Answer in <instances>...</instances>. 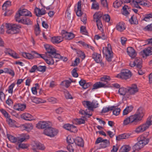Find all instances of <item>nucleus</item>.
<instances>
[{
	"instance_id": "f257e3e1",
	"label": "nucleus",
	"mask_w": 152,
	"mask_h": 152,
	"mask_svg": "<svg viewBox=\"0 0 152 152\" xmlns=\"http://www.w3.org/2000/svg\"><path fill=\"white\" fill-rule=\"evenodd\" d=\"M144 110L141 108H139L136 113L125 118L123 121V125H136L138 122L142 120L144 115Z\"/></svg>"
},
{
	"instance_id": "f03ea898",
	"label": "nucleus",
	"mask_w": 152,
	"mask_h": 152,
	"mask_svg": "<svg viewBox=\"0 0 152 152\" xmlns=\"http://www.w3.org/2000/svg\"><path fill=\"white\" fill-rule=\"evenodd\" d=\"M5 27L7 30L6 32L8 34H14L16 33L18 31L20 27L19 26L15 24L10 23H4L1 25L0 28V32L3 34L4 31V28Z\"/></svg>"
},
{
	"instance_id": "7ed1b4c3",
	"label": "nucleus",
	"mask_w": 152,
	"mask_h": 152,
	"mask_svg": "<svg viewBox=\"0 0 152 152\" xmlns=\"http://www.w3.org/2000/svg\"><path fill=\"white\" fill-rule=\"evenodd\" d=\"M152 125V120L148 117L146 121L137 126L135 128L134 132L137 134H140L145 132Z\"/></svg>"
},
{
	"instance_id": "20e7f679",
	"label": "nucleus",
	"mask_w": 152,
	"mask_h": 152,
	"mask_svg": "<svg viewBox=\"0 0 152 152\" xmlns=\"http://www.w3.org/2000/svg\"><path fill=\"white\" fill-rule=\"evenodd\" d=\"M137 142L134 146V149L139 150L142 148L149 142L150 139L147 138L143 134L140 135L137 138Z\"/></svg>"
},
{
	"instance_id": "39448f33",
	"label": "nucleus",
	"mask_w": 152,
	"mask_h": 152,
	"mask_svg": "<svg viewBox=\"0 0 152 152\" xmlns=\"http://www.w3.org/2000/svg\"><path fill=\"white\" fill-rule=\"evenodd\" d=\"M103 53L105 56L106 60L108 61H110L112 57V51L110 44H108L107 47L103 48Z\"/></svg>"
},
{
	"instance_id": "423d86ee",
	"label": "nucleus",
	"mask_w": 152,
	"mask_h": 152,
	"mask_svg": "<svg viewBox=\"0 0 152 152\" xmlns=\"http://www.w3.org/2000/svg\"><path fill=\"white\" fill-rule=\"evenodd\" d=\"M58 132V131L57 129L49 126L44 130L43 133L44 134L47 136L53 137L56 135Z\"/></svg>"
},
{
	"instance_id": "0eeeda50",
	"label": "nucleus",
	"mask_w": 152,
	"mask_h": 152,
	"mask_svg": "<svg viewBox=\"0 0 152 152\" xmlns=\"http://www.w3.org/2000/svg\"><path fill=\"white\" fill-rule=\"evenodd\" d=\"M130 2V4L132 6L139 9L141 8L139 5L146 6L148 4V1L145 0H140L137 1L133 0Z\"/></svg>"
},
{
	"instance_id": "6e6552de",
	"label": "nucleus",
	"mask_w": 152,
	"mask_h": 152,
	"mask_svg": "<svg viewBox=\"0 0 152 152\" xmlns=\"http://www.w3.org/2000/svg\"><path fill=\"white\" fill-rule=\"evenodd\" d=\"M83 105L89 110H92L93 108L98 107L99 104L97 101L94 100L92 102L88 101H84L82 102Z\"/></svg>"
},
{
	"instance_id": "1a4fd4ad",
	"label": "nucleus",
	"mask_w": 152,
	"mask_h": 152,
	"mask_svg": "<svg viewBox=\"0 0 152 152\" xmlns=\"http://www.w3.org/2000/svg\"><path fill=\"white\" fill-rule=\"evenodd\" d=\"M131 73L130 71L128 69L122 70L121 72L117 75L116 77L122 79H126L131 76Z\"/></svg>"
},
{
	"instance_id": "9d476101",
	"label": "nucleus",
	"mask_w": 152,
	"mask_h": 152,
	"mask_svg": "<svg viewBox=\"0 0 152 152\" xmlns=\"http://www.w3.org/2000/svg\"><path fill=\"white\" fill-rule=\"evenodd\" d=\"M46 54H48L51 58H54L58 59L62 58L60 55L57 53L56 50L53 46L51 47L49 50L46 53Z\"/></svg>"
},
{
	"instance_id": "9b49d317",
	"label": "nucleus",
	"mask_w": 152,
	"mask_h": 152,
	"mask_svg": "<svg viewBox=\"0 0 152 152\" xmlns=\"http://www.w3.org/2000/svg\"><path fill=\"white\" fill-rule=\"evenodd\" d=\"M22 16H31V13L26 9L20 10L18 11V14H17L15 16L16 19L17 18H20Z\"/></svg>"
},
{
	"instance_id": "f8f14e48",
	"label": "nucleus",
	"mask_w": 152,
	"mask_h": 152,
	"mask_svg": "<svg viewBox=\"0 0 152 152\" xmlns=\"http://www.w3.org/2000/svg\"><path fill=\"white\" fill-rule=\"evenodd\" d=\"M16 20L19 23L27 25H31L32 24V20L28 18L23 17L22 18H17Z\"/></svg>"
},
{
	"instance_id": "ddd939ff",
	"label": "nucleus",
	"mask_w": 152,
	"mask_h": 152,
	"mask_svg": "<svg viewBox=\"0 0 152 152\" xmlns=\"http://www.w3.org/2000/svg\"><path fill=\"white\" fill-rule=\"evenodd\" d=\"M62 38L70 40L74 38L75 35L71 32H68L65 31H63L61 33Z\"/></svg>"
},
{
	"instance_id": "4468645a",
	"label": "nucleus",
	"mask_w": 152,
	"mask_h": 152,
	"mask_svg": "<svg viewBox=\"0 0 152 152\" xmlns=\"http://www.w3.org/2000/svg\"><path fill=\"white\" fill-rule=\"evenodd\" d=\"M128 93L129 94L134 95L138 91V88L136 84H133L127 88Z\"/></svg>"
},
{
	"instance_id": "2eb2a0df",
	"label": "nucleus",
	"mask_w": 152,
	"mask_h": 152,
	"mask_svg": "<svg viewBox=\"0 0 152 152\" xmlns=\"http://www.w3.org/2000/svg\"><path fill=\"white\" fill-rule=\"evenodd\" d=\"M63 127L65 129L72 132L75 133L77 131V129L75 126L68 124H64L63 126Z\"/></svg>"
},
{
	"instance_id": "dca6fc26",
	"label": "nucleus",
	"mask_w": 152,
	"mask_h": 152,
	"mask_svg": "<svg viewBox=\"0 0 152 152\" xmlns=\"http://www.w3.org/2000/svg\"><path fill=\"white\" fill-rule=\"evenodd\" d=\"M50 125V122L46 121H40L37 124V127L38 129H44L48 128Z\"/></svg>"
},
{
	"instance_id": "f3484780",
	"label": "nucleus",
	"mask_w": 152,
	"mask_h": 152,
	"mask_svg": "<svg viewBox=\"0 0 152 152\" xmlns=\"http://www.w3.org/2000/svg\"><path fill=\"white\" fill-rule=\"evenodd\" d=\"M29 136L26 134H22L20 136V137H18V143H21L23 142H25L29 138Z\"/></svg>"
},
{
	"instance_id": "a211bd4d",
	"label": "nucleus",
	"mask_w": 152,
	"mask_h": 152,
	"mask_svg": "<svg viewBox=\"0 0 152 152\" xmlns=\"http://www.w3.org/2000/svg\"><path fill=\"white\" fill-rule=\"evenodd\" d=\"M128 91L127 88L122 87L119 88L118 92L120 95L124 96L125 97L128 98Z\"/></svg>"
},
{
	"instance_id": "6ab92c4d",
	"label": "nucleus",
	"mask_w": 152,
	"mask_h": 152,
	"mask_svg": "<svg viewBox=\"0 0 152 152\" xmlns=\"http://www.w3.org/2000/svg\"><path fill=\"white\" fill-rule=\"evenodd\" d=\"M21 118L26 121H31L34 119L33 116L28 113H23L21 115Z\"/></svg>"
},
{
	"instance_id": "aec40b11",
	"label": "nucleus",
	"mask_w": 152,
	"mask_h": 152,
	"mask_svg": "<svg viewBox=\"0 0 152 152\" xmlns=\"http://www.w3.org/2000/svg\"><path fill=\"white\" fill-rule=\"evenodd\" d=\"M34 12L36 16L39 17L46 13V11L44 8L40 9L37 8H36L34 9Z\"/></svg>"
},
{
	"instance_id": "412c9836",
	"label": "nucleus",
	"mask_w": 152,
	"mask_h": 152,
	"mask_svg": "<svg viewBox=\"0 0 152 152\" xmlns=\"http://www.w3.org/2000/svg\"><path fill=\"white\" fill-rule=\"evenodd\" d=\"M92 57L96 63H99L101 62L102 57L100 54L94 53L92 54Z\"/></svg>"
},
{
	"instance_id": "4be33fe9",
	"label": "nucleus",
	"mask_w": 152,
	"mask_h": 152,
	"mask_svg": "<svg viewBox=\"0 0 152 152\" xmlns=\"http://www.w3.org/2000/svg\"><path fill=\"white\" fill-rule=\"evenodd\" d=\"M116 28L118 31H122L126 28L125 23L123 22H119L116 24Z\"/></svg>"
},
{
	"instance_id": "5701e85b",
	"label": "nucleus",
	"mask_w": 152,
	"mask_h": 152,
	"mask_svg": "<svg viewBox=\"0 0 152 152\" xmlns=\"http://www.w3.org/2000/svg\"><path fill=\"white\" fill-rule=\"evenodd\" d=\"M127 52L129 56L132 58H134L136 55L135 50L132 48L131 47H128L127 48Z\"/></svg>"
},
{
	"instance_id": "b1692460",
	"label": "nucleus",
	"mask_w": 152,
	"mask_h": 152,
	"mask_svg": "<svg viewBox=\"0 0 152 152\" xmlns=\"http://www.w3.org/2000/svg\"><path fill=\"white\" fill-rule=\"evenodd\" d=\"M62 37L60 36L54 37H52L51 40L53 44H58L60 43L63 41Z\"/></svg>"
},
{
	"instance_id": "393cba45",
	"label": "nucleus",
	"mask_w": 152,
	"mask_h": 152,
	"mask_svg": "<svg viewBox=\"0 0 152 152\" xmlns=\"http://www.w3.org/2000/svg\"><path fill=\"white\" fill-rule=\"evenodd\" d=\"M26 105L22 104H17L13 106V108L15 110L18 111H23L26 108Z\"/></svg>"
},
{
	"instance_id": "a878e982",
	"label": "nucleus",
	"mask_w": 152,
	"mask_h": 152,
	"mask_svg": "<svg viewBox=\"0 0 152 152\" xmlns=\"http://www.w3.org/2000/svg\"><path fill=\"white\" fill-rule=\"evenodd\" d=\"M107 87L106 83H103L102 82H97L93 85L92 90L97 89L100 88L106 87Z\"/></svg>"
},
{
	"instance_id": "bb28decb",
	"label": "nucleus",
	"mask_w": 152,
	"mask_h": 152,
	"mask_svg": "<svg viewBox=\"0 0 152 152\" xmlns=\"http://www.w3.org/2000/svg\"><path fill=\"white\" fill-rule=\"evenodd\" d=\"M141 53H143L145 56H148L152 54V47H148L141 52Z\"/></svg>"
},
{
	"instance_id": "cd10ccee",
	"label": "nucleus",
	"mask_w": 152,
	"mask_h": 152,
	"mask_svg": "<svg viewBox=\"0 0 152 152\" xmlns=\"http://www.w3.org/2000/svg\"><path fill=\"white\" fill-rule=\"evenodd\" d=\"M134 61L137 67L140 69L142 67V60L140 57H136L134 59Z\"/></svg>"
},
{
	"instance_id": "c85d7f7f",
	"label": "nucleus",
	"mask_w": 152,
	"mask_h": 152,
	"mask_svg": "<svg viewBox=\"0 0 152 152\" xmlns=\"http://www.w3.org/2000/svg\"><path fill=\"white\" fill-rule=\"evenodd\" d=\"M75 143L79 146L83 147L84 145L83 140L80 137H77L75 140Z\"/></svg>"
},
{
	"instance_id": "c756f323",
	"label": "nucleus",
	"mask_w": 152,
	"mask_h": 152,
	"mask_svg": "<svg viewBox=\"0 0 152 152\" xmlns=\"http://www.w3.org/2000/svg\"><path fill=\"white\" fill-rule=\"evenodd\" d=\"M102 16V13L101 12H96L93 16L94 20L96 21L100 20V18Z\"/></svg>"
},
{
	"instance_id": "7c9ffc66",
	"label": "nucleus",
	"mask_w": 152,
	"mask_h": 152,
	"mask_svg": "<svg viewBox=\"0 0 152 152\" xmlns=\"http://www.w3.org/2000/svg\"><path fill=\"white\" fill-rule=\"evenodd\" d=\"M110 143L109 140H103L102 143L100 144V146L102 148H105L110 145Z\"/></svg>"
},
{
	"instance_id": "2f4dec72",
	"label": "nucleus",
	"mask_w": 152,
	"mask_h": 152,
	"mask_svg": "<svg viewBox=\"0 0 152 152\" xmlns=\"http://www.w3.org/2000/svg\"><path fill=\"white\" fill-rule=\"evenodd\" d=\"M23 128L27 131H29L33 128V126L31 124H27L22 125Z\"/></svg>"
},
{
	"instance_id": "473e14b6",
	"label": "nucleus",
	"mask_w": 152,
	"mask_h": 152,
	"mask_svg": "<svg viewBox=\"0 0 152 152\" xmlns=\"http://www.w3.org/2000/svg\"><path fill=\"white\" fill-rule=\"evenodd\" d=\"M152 13L146 14L144 15L143 18L142 19V20L149 22L150 21L151 19H152Z\"/></svg>"
},
{
	"instance_id": "72a5a7b5",
	"label": "nucleus",
	"mask_w": 152,
	"mask_h": 152,
	"mask_svg": "<svg viewBox=\"0 0 152 152\" xmlns=\"http://www.w3.org/2000/svg\"><path fill=\"white\" fill-rule=\"evenodd\" d=\"M7 137L9 140L11 142L15 143L17 142L18 143V138L16 137L11 135H7Z\"/></svg>"
},
{
	"instance_id": "f704fd0d",
	"label": "nucleus",
	"mask_w": 152,
	"mask_h": 152,
	"mask_svg": "<svg viewBox=\"0 0 152 152\" xmlns=\"http://www.w3.org/2000/svg\"><path fill=\"white\" fill-rule=\"evenodd\" d=\"M133 107L132 106L126 107L123 111V114L124 115H127L132 110Z\"/></svg>"
},
{
	"instance_id": "c9c22d12",
	"label": "nucleus",
	"mask_w": 152,
	"mask_h": 152,
	"mask_svg": "<svg viewBox=\"0 0 152 152\" xmlns=\"http://www.w3.org/2000/svg\"><path fill=\"white\" fill-rule=\"evenodd\" d=\"M129 21L131 24H138V21L136 17L134 15H133L131 17L130 19L129 20Z\"/></svg>"
},
{
	"instance_id": "e433bc0d",
	"label": "nucleus",
	"mask_w": 152,
	"mask_h": 152,
	"mask_svg": "<svg viewBox=\"0 0 152 152\" xmlns=\"http://www.w3.org/2000/svg\"><path fill=\"white\" fill-rule=\"evenodd\" d=\"M129 11L128 7L127 5H125L122 8V12L123 15H127L129 13Z\"/></svg>"
},
{
	"instance_id": "4c0bfd02",
	"label": "nucleus",
	"mask_w": 152,
	"mask_h": 152,
	"mask_svg": "<svg viewBox=\"0 0 152 152\" xmlns=\"http://www.w3.org/2000/svg\"><path fill=\"white\" fill-rule=\"evenodd\" d=\"M4 73L9 74L12 77L14 76L15 75V72L13 70L7 68H4Z\"/></svg>"
},
{
	"instance_id": "58836bf2",
	"label": "nucleus",
	"mask_w": 152,
	"mask_h": 152,
	"mask_svg": "<svg viewBox=\"0 0 152 152\" xmlns=\"http://www.w3.org/2000/svg\"><path fill=\"white\" fill-rule=\"evenodd\" d=\"M73 123L76 124H84L85 123V120L83 119H75L73 121Z\"/></svg>"
},
{
	"instance_id": "ea45409f",
	"label": "nucleus",
	"mask_w": 152,
	"mask_h": 152,
	"mask_svg": "<svg viewBox=\"0 0 152 152\" xmlns=\"http://www.w3.org/2000/svg\"><path fill=\"white\" fill-rule=\"evenodd\" d=\"M22 56L24 58L28 59L33 58V56L32 53L31 54L28 53H22Z\"/></svg>"
},
{
	"instance_id": "a19ab883",
	"label": "nucleus",
	"mask_w": 152,
	"mask_h": 152,
	"mask_svg": "<svg viewBox=\"0 0 152 152\" xmlns=\"http://www.w3.org/2000/svg\"><path fill=\"white\" fill-rule=\"evenodd\" d=\"M107 38V36L104 33H102L101 35H96L94 37V38L96 40H98L99 39H105Z\"/></svg>"
},
{
	"instance_id": "79ce46f5",
	"label": "nucleus",
	"mask_w": 152,
	"mask_h": 152,
	"mask_svg": "<svg viewBox=\"0 0 152 152\" xmlns=\"http://www.w3.org/2000/svg\"><path fill=\"white\" fill-rule=\"evenodd\" d=\"M130 148L129 146H123L120 148V152H128L130 150Z\"/></svg>"
},
{
	"instance_id": "37998d69",
	"label": "nucleus",
	"mask_w": 152,
	"mask_h": 152,
	"mask_svg": "<svg viewBox=\"0 0 152 152\" xmlns=\"http://www.w3.org/2000/svg\"><path fill=\"white\" fill-rule=\"evenodd\" d=\"M72 81L71 80H65L61 83V85L64 86L66 88L68 87L70 85V84Z\"/></svg>"
},
{
	"instance_id": "c03bdc74",
	"label": "nucleus",
	"mask_w": 152,
	"mask_h": 152,
	"mask_svg": "<svg viewBox=\"0 0 152 152\" xmlns=\"http://www.w3.org/2000/svg\"><path fill=\"white\" fill-rule=\"evenodd\" d=\"M100 80L101 81L107 83L108 81H109L111 79L109 76L104 75L101 78Z\"/></svg>"
},
{
	"instance_id": "a18cd8bd",
	"label": "nucleus",
	"mask_w": 152,
	"mask_h": 152,
	"mask_svg": "<svg viewBox=\"0 0 152 152\" xmlns=\"http://www.w3.org/2000/svg\"><path fill=\"white\" fill-rule=\"evenodd\" d=\"M6 119L7 123L11 126H13L15 122V121L12 120L10 118V116L7 118Z\"/></svg>"
},
{
	"instance_id": "49530a36",
	"label": "nucleus",
	"mask_w": 152,
	"mask_h": 152,
	"mask_svg": "<svg viewBox=\"0 0 152 152\" xmlns=\"http://www.w3.org/2000/svg\"><path fill=\"white\" fill-rule=\"evenodd\" d=\"M75 140L71 136H68L67 138V142L70 145L73 144L75 142Z\"/></svg>"
},
{
	"instance_id": "de8ad7c7",
	"label": "nucleus",
	"mask_w": 152,
	"mask_h": 152,
	"mask_svg": "<svg viewBox=\"0 0 152 152\" xmlns=\"http://www.w3.org/2000/svg\"><path fill=\"white\" fill-rule=\"evenodd\" d=\"M31 99L33 102L36 104H39L42 102L40 99L36 97H33Z\"/></svg>"
},
{
	"instance_id": "09e8293b",
	"label": "nucleus",
	"mask_w": 152,
	"mask_h": 152,
	"mask_svg": "<svg viewBox=\"0 0 152 152\" xmlns=\"http://www.w3.org/2000/svg\"><path fill=\"white\" fill-rule=\"evenodd\" d=\"M11 4V2L10 1H6L2 6L3 10H6L7 8L10 6Z\"/></svg>"
},
{
	"instance_id": "8fccbe9b",
	"label": "nucleus",
	"mask_w": 152,
	"mask_h": 152,
	"mask_svg": "<svg viewBox=\"0 0 152 152\" xmlns=\"http://www.w3.org/2000/svg\"><path fill=\"white\" fill-rule=\"evenodd\" d=\"M113 106L109 107H108L103 108L102 110V112L103 113H107L109 111L112 110L113 109Z\"/></svg>"
},
{
	"instance_id": "3c124183",
	"label": "nucleus",
	"mask_w": 152,
	"mask_h": 152,
	"mask_svg": "<svg viewBox=\"0 0 152 152\" xmlns=\"http://www.w3.org/2000/svg\"><path fill=\"white\" fill-rule=\"evenodd\" d=\"M0 111L1 113L6 119L10 116L8 113L5 110L3 109H0Z\"/></svg>"
},
{
	"instance_id": "603ef678",
	"label": "nucleus",
	"mask_w": 152,
	"mask_h": 152,
	"mask_svg": "<svg viewBox=\"0 0 152 152\" xmlns=\"http://www.w3.org/2000/svg\"><path fill=\"white\" fill-rule=\"evenodd\" d=\"M122 3L121 1L120 0H117L114 3L113 5L115 7L118 8L121 5Z\"/></svg>"
},
{
	"instance_id": "864d4df0",
	"label": "nucleus",
	"mask_w": 152,
	"mask_h": 152,
	"mask_svg": "<svg viewBox=\"0 0 152 152\" xmlns=\"http://www.w3.org/2000/svg\"><path fill=\"white\" fill-rule=\"evenodd\" d=\"M126 135L125 134H123L117 136L116 137V140L119 141L121 140L126 139Z\"/></svg>"
},
{
	"instance_id": "5fc2aeb1",
	"label": "nucleus",
	"mask_w": 152,
	"mask_h": 152,
	"mask_svg": "<svg viewBox=\"0 0 152 152\" xmlns=\"http://www.w3.org/2000/svg\"><path fill=\"white\" fill-rule=\"evenodd\" d=\"M102 18L105 22H109L110 21V18L108 15L106 14L103 16Z\"/></svg>"
},
{
	"instance_id": "6e6d98bb",
	"label": "nucleus",
	"mask_w": 152,
	"mask_h": 152,
	"mask_svg": "<svg viewBox=\"0 0 152 152\" xmlns=\"http://www.w3.org/2000/svg\"><path fill=\"white\" fill-rule=\"evenodd\" d=\"M29 146V145L27 144L20 143L18 145L19 148L22 149H26Z\"/></svg>"
},
{
	"instance_id": "4d7b16f0",
	"label": "nucleus",
	"mask_w": 152,
	"mask_h": 152,
	"mask_svg": "<svg viewBox=\"0 0 152 152\" xmlns=\"http://www.w3.org/2000/svg\"><path fill=\"white\" fill-rule=\"evenodd\" d=\"M112 110H113V114L115 115H118L119 114L120 111H121V110L120 108H115L114 107L113 109Z\"/></svg>"
},
{
	"instance_id": "13d9d810",
	"label": "nucleus",
	"mask_w": 152,
	"mask_h": 152,
	"mask_svg": "<svg viewBox=\"0 0 152 152\" xmlns=\"http://www.w3.org/2000/svg\"><path fill=\"white\" fill-rule=\"evenodd\" d=\"M46 69V67L45 66H37V70L43 72L45 71Z\"/></svg>"
},
{
	"instance_id": "bf43d9fd",
	"label": "nucleus",
	"mask_w": 152,
	"mask_h": 152,
	"mask_svg": "<svg viewBox=\"0 0 152 152\" xmlns=\"http://www.w3.org/2000/svg\"><path fill=\"white\" fill-rule=\"evenodd\" d=\"M143 29L148 31H152V23L148 24L143 28Z\"/></svg>"
},
{
	"instance_id": "052dcab7",
	"label": "nucleus",
	"mask_w": 152,
	"mask_h": 152,
	"mask_svg": "<svg viewBox=\"0 0 152 152\" xmlns=\"http://www.w3.org/2000/svg\"><path fill=\"white\" fill-rule=\"evenodd\" d=\"M99 4L96 2H94L91 6V9L94 10H98L99 8Z\"/></svg>"
},
{
	"instance_id": "680f3d73",
	"label": "nucleus",
	"mask_w": 152,
	"mask_h": 152,
	"mask_svg": "<svg viewBox=\"0 0 152 152\" xmlns=\"http://www.w3.org/2000/svg\"><path fill=\"white\" fill-rule=\"evenodd\" d=\"M15 85V83H13L9 87L8 92L9 93L12 94V93L13 89Z\"/></svg>"
},
{
	"instance_id": "e2e57ef3",
	"label": "nucleus",
	"mask_w": 152,
	"mask_h": 152,
	"mask_svg": "<svg viewBox=\"0 0 152 152\" xmlns=\"http://www.w3.org/2000/svg\"><path fill=\"white\" fill-rule=\"evenodd\" d=\"M48 101L53 104L56 103L57 102V99L53 97H50L47 99Z\"/></svg>"
},
{
	"instance_id": "0e129e2a",
	"label": "nucleus",
	"mask_w": 152,
	"mask_h": 152,
	"mask_svg": "<svg viewBox=\"0 0 152 152\" xmlns=\"http://www.w3.org/2000/svg\"><path fill=\"white\" fill-rule=\"evenodd\" d=\"M96 23V25L98 28L99 30H101L102 28L103 25L101 20L95 21Z\"/></svg>"
},
{
	"instance_id": "69168bd1",
	"label": "nucleus",
	"mask_w": 152,
	"mask_h": 152,
	"mask_svg": "<svg viewBox=\"0 0 152 152\" xmlns=\"http://www.w3.org/2000/svg\"><path fill=\"white\" fill-rule=\"evenodd\" d=\"M5 95L2 91H0V101L4 102L5 99Z\"/></svg>"
},
{
	"instance_id": "338daca9",
	"label": "nucleus",
	"mask_w": 152,
	"mask_h": 152,
	"mask_svg": "<svg viewBox=\"0 0 152 152\" xmlns=\"http://www.w3.org/2000/svg\"><path fill=\"white\" fill-rule=\"evenodd\" d=\"M45 61L49 65H52L54 63V61L52 58H50L49 59L47 58Z\"/></svg>"
},
{
	"instance_id": "774afa93",
	"label": "nucleus",
	"mask_w": 152,
	"mask_h": 152,
	"mask_svg": "<svg viewBox=\"0 0 152 152\" xmlns=\"http://www.w3.org/2000/svg\"><path fill=\"white\" fill-rule=\"evenodd\" d=\"M10 56L15 59H18L20 58L19 56L14 51H13Z\"/></svg>"
}]
</instances>
